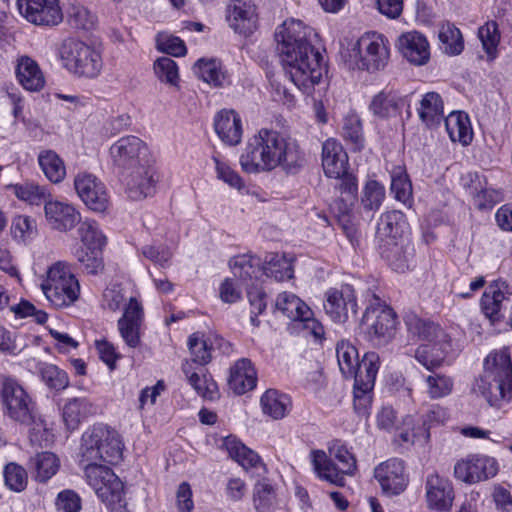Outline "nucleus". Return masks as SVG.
<instances>
[{"label":"nucleus","instance_id":"2eb2a0df","mask_svg":"<svg viewBox=\"0 0 512 512\" xmlns=\"http://www.w3.org/2000/svg\"><path fill=\"white\" fill-rule=\"evenodd\" d=\"M109 153L113 164L126 171L149 161L146 143L136 136L120 138L111 145Z\"/></svg>","mask_w":512,"mask_h":512},{"label":"nucleus","instance_id":"3c124183","mask_svg":"<svg viewBox=\"0 0 512 512\" xmlns=\"http://www.w3.org/2000/svg\"><path fill=\"white\" fill-rule=\"evenodd\" d=\"M439 40L443 45L444 52L449 55H458L464 48L460 30L450 23L441 26Z\"/></svg>","mask_w":512,"mask_h":512},{"label":"nucleus","instance_id":"79ce46f5","mask_svg":"<svg viewBox=\"0 0 512 512\" xmlns=\"http://www.w3.org/2000/svg\"><path fill=\"white\" fill-rule=\"evenodd\" d=\"M402 99L392 91H381L370 103V110L380 118L396 116L400 111Z\"/></svg>","mask_w":512,"mask_h":512},{"label":"nucleus","instance_id":"69168bd1","mask_svg":"<svg viewBox=\"0 0 512 512\" xmlns=\"http://www.w3.org/2000/svg\"><path fill=\"white\" fill-rule=\"evenodd\" d=\"M157 49L175 57L183 56L186 53L184 42L176 36L159 33L156 38Z\"/></svg>","mask_w":512,"mask_h":512},{"label":"nucleus","instance_id":"5701e85b","mask_svg":"<svg viewBox=\"0 0 512 512\" xmlns=\"http://www.w3.org/2000/svg\"><path fill=\"white\" fill-rule=\"evenodd\" d=\"M427 504L430 509L438 512L451 510L454 501V489L448 478L432 472L425 481Z\"/></svg>","mask_w":512,"mask_h":512},{"label":"nucleus","instance_id":"423d86ee","mask_svg":"<svg viewBox=\"0 0 512 512\" xmlns=\"http://www.w3.org/2000/svg\"><path fill=\"white\" fill-rule=\"evenodd\" d=\"M230 267L234 277L245 280H252V278L258 280L265 275L277 281H284L291 279L294 273L292 259L280 253L267 254L264 265L256 256L239 255L230 260Z\"/></svg>","mask_w":512,"mask_h":512},{"label":"nucleus","instance_id":"bb28decb","mask_svg":"<svg viewBox=\"0 0 512 512\" xmlns=\"http://www.w3.org/2000/svg\"><path fill=\"white\" fill-rule=\"evenodd\" d=\"M214 129L227 145L236 146L241 142L243 129L239 114L234 110H221L214 118Z\"/></svg>","mask_w":512,"mask_h":512},{"label":"nucleus","instance_id":"de8ad7c7","mask_svg":"<svg viewBox=\"0 0 512 512\" xmlns=\"http://www.w3.org/2000/svg\"><path fill=\"white\" fill-rule=\"evenodd\" d=\"M246 285L247 297L251 306V321L255 323L256 318L265 311L267 306V295L261 286V279L245 280L238 277Z\"/></svg>","mask_w":512,"mask_h":512},{"label":"nucleus","instance_id":"774afa93","mask_svg":"<svg viewBox=\"0 0 512 512\" xmlns=\"http://www.w3.org/2000/svg\"><path fill=\"white\" fill-rule=\"evenodd\" d=\"M142 254L145 258L161 267L167 266L172 258L171 250L162 244L146 245L142 248Z\"/></svg>","mask_w":512,"mask_h":512},{"label":"nucleus","instance_id":"680f3d73","mask_svg":"<svg viewBox=\"0 0 512 512\" xmlns=\"http://www.w3.org/2000/svg\"><path fill=\"white\" fill-rule=\"evenodd\" d=\"M385 197V189L375 180L366 183L361 203L366 211L378 210Z\"/></svg>","mask_w":512,"mask_h":512},{"label":"nucleus","instance_id":"c9c22d12","mask_svg":"<svg viewBox=\"0 0 512 512\" xmlns=\"http://www.w3.org/2000/svg\"><path fill=\"white\" fill-rule=\"evenodd\" d=\"M418 114L427 127L438 126L445 118L442 97L436 92L426 93L420 101Z\"/></svg>","mask_w":512,"mask_h":512},{"label":"nucleus","instance_id":"a19ab883","mask_svg":"<svg viewBox=\"0 0 512 512\" xmlns=\"http://www.w3.org/2000/svg\"><path fill=\"white\" fill-rule=\"evenodd\" d=\"M253 505L257 512H275L279 507L275 488L268 481H258L254 485Z\"/></svg>","mask_w":512,"mask_h":512},{"label":"nucleus","instance_id":"c85d7f7f","mask_svg":"<svg viewBox=\"0 0 512 512\" xmlns=\"http://www.w3.org/2000/svg\"><path fill=\"white\" fill-rule=\"evenodd\" d=\"M227 18L235 32L249 35L256 28V7L250 1L236 0L230 6Z\"/></svg>","mask_w":512,"mask_h":512},{"label":"nucleus","instance_id":"dca6fc26","mask_svg":"<svg viewBox=\"0 0 512 512\" xmlns=\"http://www.w3.org/2000/svg\"><path fill=\"white\" fill-rule=\"evenodd\" d=\"M44 219L47 227L57 232H69L81 221V214L76 207L66 200L50 197L45 201Z\"/></svg>","mask_w":512,"mask_h":512},{"label":"nucleus","instance_id":"9d476101","mask_svg":"<svg viewBox=\"0 0 512 512\" xmlns=\"http://www.w3.org/2000/svg\"><path fill=\"white\" fill-rule=\"evenodd\" d=\"M350 57L359 70L370 73L383 70L390 59L389 41L380 33L367 32L358 39Z\"/></svg>","mask_w":512,"mask_h":512},{"label":"nucleus","instance_id":"f704fd0d","mask_svg":"<svg viewBox=\"0 0 512 512\" xmlns=\"http://www.w3.org/2000/svg\"><path fill=\"white\" fill-rule=\"evenodd\" d=\"M380 365V358L375 352H367L359 362L353 373L354 386L362 387L364 390H372L375 384L376 375Z\"/></svg>","mask_w":512,"mask_h":512},{"label":"nucleus","instance_id":"bf43d9fd","mask_svg":"<svg viewBox=\"0 0 512 512\" xmlns=\"http://www.w3.org/2000/svg\"><path fill=\"white\" fill-rule=\"evenodd\" d=\"M156 77L171 86H177L179 82V71L176 62L169 57L158 58L153 65Z\"/></svg>","mask_w":512,"mask_h":512},{"label":"nucleus","instance_id":"864d4df0","mask_svg":"<svg viewBox=\"0 0 512 512\" xmlns=\"http://www.w3.org/2000/svg\"><path fill=\"white\" fill-rule=\"evenodd\" d=\"M188 347L191 353L193 366L204 367L211 360V346L203 335L194 333L189 337Z\"/></svg>","mask_w":512,"mask_h":512},{"label":"nucleus","instance_id":"f8f14e48","mask_svg":"<svg viewBox=\"0 0 512 512\" xmlns=\"http://www.w3.org/2000/svg\"><path fill=\"white\" fill-rule=\"evenodd\" d=\"M83 468L87 483L97 496L110 507L121 505L124 500V487L117 475L105 464L79 462Z\"/></svg>","mask_w":512,"mask_h":512},{"label":"nucleus","instance_id":"ea45409f","mask_svg":"<svg viewBox=\"0 0 512 512\" xmlns=\"http://www.w3.org/2000/svg\"><path fill=\"white\" fill-rule=\"evenodd\" d=\"M7 189L11 190L19 200L36 206L44 205L51 195L46 187L34 182L11 184Z\"/></svg>","mask_w":512,"mask_h":512},{"label":"nucleus","instance_id":"e2e57ef3","mask_svg":"<svg viewBox=\"0 0 512 512\" xmlns=\"http://www.w3.org/2000/svg\"><path fill=\"white\" fill-rule=\"evenodd\" d=\"M42 381L51 389L60 391L69 384V378L65 371L52 364H45L40 370Z\"/></svg>","mask_w":512,"mask_h":512},{"label":"nucleus","instance_id":"a878e982","mask_svg":"<svg viewBox=\"0 0 512 512\" xmlns=\"http://www.w3.org/2000/svg\"><path fill=\"white\" fill-rule=\"evenodd\" d=\"M223 447L229 456L237 461L245 470L258 476L266 472V467L256 452L246 447L235 436H227L223 440Z\"/></svg>","mask_w":512,"mask_h":512},{"label":"nucleus","instance_id":"f3484780","mask_svg":"<svg viewBox=\"0 0 512 512\" xmlns=\"http://www.w3.org/2000/svg\"><path fill=\"white\" fill-rule=\"evenodd\" d=\"M74 188L83 203L95 212H104L109 206V194L104 183L95 175L80 172L74 178Z\"/></svg>","mask_w":512,"mask_h":512},{"label":"nucleus","instance_id":"b1692460","mask_svg":"<svg viewBox=\"0 0 512 512\" xmlns=\"http://www.w3.org/2000/svg\"><path fill=\"white\" fill-rule=\"evenodd\" d=\"M322 168L328 178H339L349 170V160L340 142L333 138L322 144Z\"/></svg>","mask_w":512,"mask_h":512},{"label":"nucleus","instance_id":"58836bf2","mask_svg":"<svg viewBox=\"0 0 512 512\" xmlns=\"http://www.w3.org/2000/svg\"><path fill=\"white\" fill-rule=\"evenodd\" d=\"M194 73L198 78L215 87H223L229 83L221 63L214 59H199L194 65Z\"/></svg>","mask_w":512,"mask_h":512},{"label":"nucleus","instance_id":"39448f33","mask_svg":"<svg viewBox=\"0 0 512 512\" xmlns=\"http://www.w3.org/2000/svg\"><path fill=\"white\" fill-rule=\"evenodd\" d=\"M124 443L113 428L98 424L85 431L81 438L79 462L117 464L123 456Z\"/></svg>","mask_w":512,"mask_h":512},{"label":"nucleus","instance_id":"13d9d810","mask_svg":"<svg viewBox=\"0 0 512 512\" xmlns=\"http://www.w3.org/2000/svg\"><path fill=\"white\" fill-rule=\"evenodd\" d=\"M4 481L6 487L14 492H22L28 484L26 470L15 462H10L4 467Z\"/></svg>","mask_w":512,"mask_h":512},{"label":"nucleus","instance_id":"603ef678","mask_svg":"<svg viewBox=\"0 0 512 512\" xmlns=\"http://www.w3.org/2000/svg\"><path fill=\"white\" fill-rule=\"evenodd\" d=\"M337 179L340 180L338 189L340 192L341 206L339 207V211L341 213H347L357 198V179L349 171Z\"/></svg>","mask_w":512,"mask_h":512},{"label":"nucleus","instance_id":"4d7b16f0","mask_svg":"<svg viewBox=\"0 0 512 512\" xmlns=\"http://www.w3.org/2000/svg\"><path fill=\"white\" fill-rule=\"evenodd\" d=\"M391 191L395 194V198L403 203L409 202L412 196L411 182L401 166L395 167L391 172Z\"/></svg>","mask_w":512,"mask_h":512},{"label":"nucleus","instance_id":"7c9ffc66","mask_svg":"<svg viewBox=\"0 0 512 512\" xmlns=\"http://www.w3.org/2000/svg\"><path fill=\"white\" fill-rule=\"evenodd\" d=\"M97 411L96 405L86 397L67 400L62 408V418L68 430H75L80 423Z\"/></svg>","mask_w":512,"mask_h":512},{"label":"nucleus","instance_id":"2f4dec72","mask_svg":"<svg viewBox=\"0 0 512 512\" xmlns=\"http://www.w3.org/2000/svg\"><path fill=\"white\" fill-rule=\"evenodd\" d=\"M508 286L504 282H495L490 285L481 298V307L492 323L502 318L501 309L504 300H507Z\"/></svg>","mask_w":512,"mask_h":512},{"label":"nucleus","instance_id":"f03ea898","mask_svg":"<svg viewBox=\"0 0 512 512\" xmlns=\"http://www.w3.org/2000/svg\"><path fill=\"white\" fill-rule=\"evenodd\" d=\"M299 143L272 129L261 128L251 136L240 156L243 171L257 174L280 167L287 174H297L306 165Z\"/></svg>","mask_w":512,"mask_h":512},{"label":"nucleus","instance_id":"09e8293b","mask_svg":"<svg viewBox=\"0 0 512 512\" xmlns=\"http://www.w3.org/2000/svg\"><path fill=\"white\" fill-rule=\"evenodd\" d=\"M385 246L386 248L383 249L382 256L387 260L391 268L396 272L408 270L412 256L409 249L398 242H388Z\"/></svg>","mask_w":512,"mask_h":512},{"label":"nucleus","instance_id":"6ab92c4d","mask_svg":"<svg viewBox=\"0 0 512 512\" xmlns=\"http://www.w3.org/2000/svg\"><path fill=\"white\" fill-rule=\"evenodd\" d=\"M125 192L134 201L154 195L156 191V171L149 161L127 170L124 178Z\"/></svg>","mask_w":512,"mask_h":512},{"label":"nucleus","instance_id":"49530a36","mask_svg":"<svg viewBox=\"0 0 512 512\" xmlns=\"http://www.w3.org/2000/svg\"><path fill=\"white\" fill-rule=\"evenodd\" d=\"M30 462L35 472V480L39 482L48 481L59 469V460L51 452L38 453Z\"/></svg>","mask_w":512,"mask_h":512},{"label":"nucleus","instance_id":"20e7f679","mask_svg":"<svg viewBox=\"0 0 512 512\" xmlns=\"http://www.w3.org/2000/svg\"><path fill=\"white\" fill-rule=\"evenodd\" d=\"M487 369L477 384L489 405L502 407L512 399V362L510 354L501 350L488 355Z\"/></svg>","mask_w":512,"mask_h":512},{"label":"nucleus","instance_id":"72a5a7b5","mask_svg":"<svg viewBox=\"0 0 512 512\" xmlns=\"http://www.w3.org/2000/svg\"><path fill=\"white\" fill-rule=\"evenodd\" d=\"M446 131L453 142L468 145L473 139V130L468 115L453 111L444 119Z\"/></svg>","mask_w":512,"mask_h":512},{"label":"nucleus","instance_id":"4468645a","mask_svg":"<svg viewBox=\"0 0 512 512\" xmlns=\"http://www.w3.org/2000/svg\"><path fill=\"white\" fill-rule=\"evenodd\" d=\"M362 325L370 341L376 344L386 343L395 334L396 314L378 296L373 295L363 315Z\"/></svg>","mask_w":512,"mask_h":512},{"label":"nucleus","instance_id":"6e6d98bb","mask_svg":"<svg viewBox=\"0 0 512 512\" xmlns=\"http://www.w3.org/2000/svg\"><path fill=\"white\" fill-rule=\"evenodd\" d=\"M342 136L349 141L355 150H360L364 145L362 123L357 114H347L343 119Z\"/></svg>","mask_w":512,"mask_h":512},{"label":"nucleus","instance_id":"a211bd4d","mask_svg":"<svg viewBox=\"0 0 512 512\" xmlns=\"http://www.w3.org/2000/svg\"><path fill=\"white\" fill-rule=\"evenodd\" d=\"M497 472V461L485 455H468L454 467L455 477L468 484L485 481L494 477Z\"/></svg>","mask_w":512,"mask_h":512},{"label":"nucleus","instance_id":"6e6552de","mask_svg":"<svg viewBox=\"0 0 512 512\" xmlns=\"http://www.w3.org/2000/svg\"><path fill=\"white\" fill-rule=\"evenodd\" d=\"M60 57L64 67L78 77L96 78L103 68L100 50L82 41H64Z\"/></svg>","mask_w":512,"mask_h":512},{"label":"nucleus","instance_id":"0eeeda50","mask_svg":"<svg viewBox=\"0 0 512 512\" xmlns=\"http://www.w3.org/2000/svg\"><path fill=\"white\" fill-rule=\"evenodd\" d=\"M46 299L56 308L69 307L80 295V285L68 263L57 261L46 272L41 283Z\"/></svg>","mask_w":512,"mask_h":512},{"label":"nucleus","instance_id":"052dcab7","mask_svg":"<svg viewBox=\"0 0 512 512\" xmlns=\"http://www.w3.org/2000/svg\"><path fill=\"white\" fill-rule=\"evenodd\" d=\"M427 394L432 399H438L449 395L453 389V381L450 377L431 373L425 378Z\"/></svg>","mask_w":512,"mask_h":512},{"label":"nucleus","instance_id":"0e129e2a","mask_svg":"<svg viewBox=\"0 0 512 512\" xmlns=\"http://www.w3.org/2000/svg\"><path fill=\"white\" fill-rule=\"evenodd\" d=\"M213 161L215 163V169L218 179L222 180L230 187L235 188L237 190H242L243 188H245L243 179L227 163L221 161L218 158V156H213Z\"/></svg>","mask_w":512,"mask_h":512},{"label":"nucleus","instance_id":"c03bdc74","mask_svg":"<svg viewBox=\"0 0 512 512\" xmlns=\"http://www.w3.org/2000/svg\"><path fill=\"white\" fill-rule=\"evenodd\" d=\"M39 165L52 183H60L66 175V168L63 160L51 150L43 151L38 156Z\"/></svg>","mask_w":512,"mask_h":512},{"label":"nucleus","instance_id":"c756f323","mask_svg":"<svg viewBox=\"0 0 512 512\" xmlns=\"http://www.w3.org/2000/svg\"><path fill=\"white\" fill-rule=\"evenodd\" d=\"M257 383V373L247 358L239 359L230 369L229 387L238 395L253 390Z\"/></svg>","mask_w":512,"mask_h":512},{"label":"nucleus","instance_id":"aec40b11","mask_svg":"<svg viewBox=\"0 0 512 512\" xmlns=\"http://www.w3.org/2000/svg\"><path fill=\"white\" fill-rule=\"evenodd\" d=\"M374 477L386 495H399L409 482L404 461L390 458L378 464L374 469Z\"/></svg>","mask_w":512,"mask_h":512},{"label":"nucleus","instance_id":"412c9836","mask_svg":"<svg viewBox=\"0 0 512 512\" xmlns=\"http://www.w3.org/2000/svg\"><path fill=\"white\" fill-rule=\"evenodd\" d=\"M324 309L332 321L344 323L349 314L357 312V300L355 291L350 285L340 288H331L325 294Z\"/></svg>","mask_w":512,"mask_h":512},{"label":"nucleus","instance_id":"e433bc0d","mask_svg":"<svg viewBox=\"0 0 512 512\" xmlns=\"http://www.w3.org/2000/svg\"><path fill=\"white\" fill-rule=\"evenodd\" d=\"M405 225L404 215L400 211H389L381 215L377 225V235L386 244L397 242Z\"/></svg>","mask_w":512,"mask_h":512},{"label":"nucleus","instance_id":"4c0bfd02","mask_svg":"<svg viewBox=\"0 0 512 512\" xmlns=\"http://www.w3.org/2000/svg\"><path fill=\"white\" fill-rule=\"evenodd\" d=\"M261 406L264 414L273 419L284 418L290 410V398L274 389H268L261 397Z\"/></svg>","mask_w":512,"mask_h":512},{"label":"nucleus","instance_id":"ddd939ff","mask_svg":"<svg viewBox=\"0 0 512 512\" xmlns=\"http://www.w3.org/2000/svg\"><path fill=\"white\" fill-rule=\"evenodd\" d=\"M275 308L286 318L298 323L307 335L313 336L318 341L324 339V326L313 317L310 307L296 294L288 291L279 293Z\"/></svg>","mask_w":512,"mask_h":512},{"label":"nucleus","instance_id":"cd10ccee","mask_svg":"<svg viewBox=\"0 0 512 512\" xmlns=\"http://www.w3.org/2000/svg\"><path fill=\"white\" fill-rule=\"evenodd\" d=\"M15 75L19 84L27 91L38 92L45 86V77L39 64L27 55L17 58Z\"/></svg>","mask_w":512,"mask_h":512},{"label":"nucleus","instance_id":"393cba45","mask_svg":"<svg viewBox=\"0 0 512 512\" xmlns=\"http://www.w3.org/2000/svg\"><path fill=\"white\" fill-rule=\"evenodd\" d=\"M397 46L401 54L414 65H424L430 59V47L426 37L416 31L399 36Z\"/></svg>","mask_w":512,"mask_h":512},{"label":"nucleus","instance_id":"5fc2aeb1","mask_svg":"<svg viewBox=\"0 0 512 512\" xmlns=\"http://www.w3.org/2000/svg\"><path fill=\"white\" fill-rule=\"evenodd\" d=\"M76 259L88 274L97 275L104 270L102 249L80 248L76 252Z\"/></svg>","mask_w":512,"mask_h":512},{"label":"nucleus","instance_id":"473e14b6","mask_svg":"<svg viewBox=\"0 0 512 512\" xmlns=\"http://www.w3.org/2000/svg\"><path fill=\"white\" fill-rule=\"evenodd\" d=\"M182 370L189 384L200 396L210 400L214 399L216 383L208 377L205 367L193 366V363L187 360L183 363Z\"/></svg>","mask_w":512,"mask_h":512},{"label":"nucleus","instance_id":"f257e3e1","mask_svg":"<svg viewBox=\"0 0 512 512\" xmlns=\"http://www.w3.org/2000/svg\"><path fill=\"white\" fill-rule=\"evenodd\" d=\"M312 32L302 21L289 19L275 33L285 75L300 90H309L321 80L322 55L309 42Z\"/></svg>","mask_w":512,"mask_h":512},{"label":"nucleus","instance_id":"9b49d317","mask_svg":"<svg viewBox=\"0 0 512 512\" xmlns=\"http://www.w3.org/2000/svg\"><path fill=\"white\" fill-rule=\"evenodd\" d=\"M0 397L4 411L12 420L25 425L33 423L35 402L17 379L0 375Z\"/></svg>","mask_w":512,"mask_h":512},{"label":"nucleus","instance_id":"1a4fd4ad","mask_svg":"<svg viewBox=\"0 0 512 512\" xmlns=\"http://www.w3.org/2000/svg\"><path fill=\"white\" fill-rule=\"evenodd\" d=\"M330 454L341 465L339 468L323 450H313L310 454L313 469L318 477L336 486L345 485V475H353L357 469L354 455L342 444L335 443Z\"/></svg>","mask_w":512,"mask_h":512},{"label":"nucleus","instance_id":"8fccbe9b","mask_svg":"<svg viewBox=\"0 0 512 512\" xmlns=\"http://www.w3.org/2000/svg\"><path fill=\"white\" fill-rule=\"evenodd\" d=\"M478 37L489 60L497 56V47L500 43V31L496 21H488L478 29Z\"/></svg>","mask_w":512,"mask_h":512},{"label":"nucleus","instance_id":"338daca9","mask_svg":"<svg viewBox=\"0 0 512 512\" xmlns=\"http://www.w3.org/2000/svg\"><path fill=\"white\" fill-rule=\"evenodd\" d=\"M472 194L474 205L479 210L491 209L503 199L502 192L493 188L475 189V192H472Z\"/></svg>","mask_w":512,"mask_h":512},{"label":"nucleus","instance_id":"7ed1b4c3","mask_svg":"<svg viewBox=\"0 0 512 512\" xmlns=\"http://www.w3.org/2000/svg\"><path fill=\"white\" fill-rule=\"evenodd\" d=\"M408 331L428 342L417 348L415 357L428 370L439 367L446 357L456 352L451 337L436 323L415 315L406 319Z\"/></svg>","mask_w":512,"mask_h":512},{"label":"nucleus","instance_id":"a18cd8bd","mask_svg":"<svg viewBox=\"0 0 512 512\" xmlns=\"http://www.w3.org/2000/svg\"><path fill=\"white\" fill-rule=\"evenodd\" d=\"M339 369L344 377L351 378L359 364V354L356 347L349 341L342 340L336 346Z\"/></svg>","mask_w":512,"mask_h":512},{"label":"nucleus","instance_id":"37998d69","mask_svg":"<svg viewBox=\"0 0 512 512\" xmlns=\"http://www.w3.org/2000/svg\"><path fill=\"white\" fill-rule=\"evenodd\" d=\"M78 236L83 243V248L87 249H103L107 239L100 229L99 224L92 219L80 221L77 229Z\"/></svg>","mask_w":512,"mask_h":512},{"label":"nucleus","instance_id":"4be33fe9","mask_svg":"<svg viewBox=\"0 0 512 512\" xmlns=\"http://www.w3.org/2000/svg\"><path fill=\"white\" fill-rule=\"evenodd\" d=\"M21 15L30 23L53 26L62 21L58 0H17Z\"/></svg>","mask_w":512,"mask_h":512}]
</instances>
